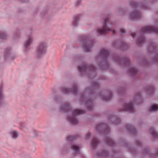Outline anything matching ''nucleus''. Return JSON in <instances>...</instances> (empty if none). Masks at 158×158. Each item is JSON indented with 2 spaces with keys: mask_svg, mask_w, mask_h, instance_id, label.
Returning a JSON list of instances; mask_svg holds the SVG:
<instances>
[{
  "mask_svg": "<svg viewBox=\"0 0 158 158\" xmlns=\"http://www.w3.org/2000/svg\"><path fill=\"white\" fill-rule=\"evenodd\" d=\"M131 19H137L140 17V14L139 12H135L131 14L130 16Z\"/></svg>",
  "mask_w": 158,
  "mask_h": 158,
  "instance_id": "6",
  "label": "nucleus"
},
{
  "mask_svg": "<svg viewBox=\"0 0 158 158\" xmlns=\"http://www.w3.org/2000/svg\"><path fill=\"white\" fill-rule=\"evenodd\" d=\"M73 89L74 91H76L77 90V89L76 87L74 88Z\"/></svg>",
  "mask_w": 158,
  "mask_h": 158,
  "instance_id": "28",
  "label": "nucleus"
},
{
  "mask_svg": "<svg viewBox=\"0 0 158 158\" xmlns=\"http://www.w3.org/2000/svg\"><path fill=\"white\" fill-rule=\"evenodd\" d=\"M79 20L80 19L79 17H76L73 19L72 24V26L73 27H75L77 26L78 25Z\"/></svg>",
  "mask_w": 158,
  "mask_h": 158,
  "instance_id": "7",
  "label": "nucleus"
},
{
  "mask_svg": "<svg viewBox=\"0 0 158 158\" xmlns=\"http://www.w3.org/2000/svg\"><path fill=\"white\" fill-rule=\"evenodd\" d=\"M48 47L47 43L42 42L40 44L37 50V54L38 55H41L46 53V48Z\"/></svg>",
  "mask_w": 158,
  "mask_h": 158,
  "instance_id": "2",
  "label": "nucleus"
},
{
  "mask_svg": "<svg viewBox=\"0 0 158 158\" xmlns=\"http://www.w3.org/2000/svg\"><path fill=\"white\" fill-rule=\"evenodd\" d=\"M10 134L12 137L14 139L16 138L19 135L18 132L16 131H12L11 132Z\"/></svg>",
  "mask_w": 158,
  "mask_h": 158,
  "instance_id": "8",
  "label": "nucleus"
},
{
  "mask_svg": "<svg viewBox=\"0 0 158 158\" xmlns=\"http://www.w3.org/2000/svg\"><path fill=\"white\" fill-rule=\"evenodd\" d=\"M67 107L65 105H64L63 106V108L64 107V108H65V107Z\"/></svg>",
  "mask_w": 158,
  "mask_h": 158,
  "instance_id": "29",
  "label": "nucleus"
},
{
  "mask_svg": "<svg viewBox=\"0 0 158 158\" xmlns=\"http://www.w3.org/2000/svg\"><path fill=\"white\" fill-rule=\"evenodd\" d=\"M108 54V52L107 50L104 49L102 50L100 52L101 56H106Z\"/></svg>",
  "mask_w": 158,
  "mask_h": 158,
  "instance_id": "14",
  "label": "nucleus"
},
{
  "mask_svg": "<svg viewBox=\"0 0 158 158\" xmlns=\"http://www.w3.org/2000/svg\"><path fill=\"white\" fill-rule=\"evenodd\" d=\"M109 20L108 18H105L103 19L102 27L97 29V31L100 34H103L106 31H112L113 33H114V29L111 27V25H109L108 26H107V24L109 22Z\"/></svg>",
  "mask_w": 158,
  "mask_h": 158,
  "instance_id": "1",
  "label": "nucleus"
},
{
  "mask_svg": "<svg viewBox=\"0 0 158 158\" xmlns=\"http://www.w3.org/2000/svg\"><path fill=\"white\" fill-rule=\"evenodd\" d=\"M120 31L121 32L123 33H125V31L124 29H121L120 30Z\"/></svg>",
  "mask_w": 158,
  "mask_h": 158,
  "instance_id": "26",
  "label": "nucleus"
},
{
  "mask_svg": "<svg viewBox=\"0 0 158 158\" xmlns=\"http://www.w3.org/2000/svg\"><path fill=\"white\" fill-rule=\"evenodd\" d=\"M7 37V35L4 33L0 32V38L5 39Z\"/></svg>",
  "mask_w": 158,
  "mask_h": 158,
  "instance_id": "16",
  "label": "nucleus"
},
{
  "mask_svg": "<svg viewBox=\"0 0 158 158\" xmlns=\"http://www.w3.org/2000/svg\"><path fill=\"white\" fill-rule=\"evenodd\" d=\"M131 35L132 37H134L135 35V34L134 33H133L131 34Z\"/></svg>",
  "mask_w": 158,
  "mask_h": 158,
  "instance_id": "27",
  "label": "nucleus"
},
{
  "mask_svg": "<svg viewBox=\"0 0 158 158\" xmlns=\"http://www.w3.org/2000/svg\"><path fill=\"white\" fill-rule=\"evenodd\" d=\"M80 3V1H77L75 3V5L77 6H78Z\"/></svg>",
  "mask_w": 158,
  "mask_h": 158,
  "instance_id": "24",
  "label": "nucleus"
},
{
  "mask_svg": "<svg viewBox=\"0 0 158 158\" xmlns=\"http://www.w3.org/2000/svg\"><path fill=\"white\" fill-rule=\"evenodd\" d=\"M20 125L21 127H25V124L23 123H21Z\"/></svg>",
  "mask_w": 158,
  "mask_h": 158,
  "instance_id": "25",
  "label": "nucleus"
},
{
  "mask_svg": "<svg viewBox=\"0 0 158 158\" xmlns=\"http://www.w3.org/2000/svg\"><path fill=\"white\" fill-rule=\"evenodd\" d=\"M125 110H127L130 112H133V106L132 103H127L124 107Z\"/></svg>",
  "mask_w": 158,
  "mask_h": 158,
  "instance_id": "5",
  "label": "nucleus"
},
{
  "mask_svg": "<svg viewBox=\"0 0 158 158\" xmlns=\"http://www.w3.org/2000/svg\"><path fill=\"white\" fill-rule=\"evenodd\" d=\"M85 66H78V69L79 71L80 72H81L83 70L85 69Z\"/></svg>",
  "mask_w": 158,
  "mask_h": 158,
  "instance_id": "20",
  "label": "nucleus"
},
{
  "mask_svg": "<svg viewBox=\"0 0 158 158\" xmlns=\"http://www.w3.org/2000/svg\"><path fill=\"white\" fill-rule=\"evenodd\" d=\"M83 111L82 110L80 109H76L74 110L73 115L76 116L80 114H82Z\"/></svg>",
  "mask_w": 158,
  "mask_h": 158,
  "instance_id": "10",
  "label": "nucleus"
},
{
  "mask_svg": "<svg viewBox=\"0 0 158 158\" xmlns=\"http://www.w3.org/2000/svg\"><path fill=\"white\" fill-rule=\"evenodd\" d=\"M62 110H64V108H63L62 109Z\"/></svg>",
  "mask_w": 158,
  "mask_h": 158,
  "instance_id": "30",
  "label": "nucleus"
},
{
  "mask_svg": "<svg viewBox=\"0 0 158 158\" xmlns=\"http://www.w3.org/2000/svg\"><path fill=\"white\" fill-rule=\"evenodd\" d=\"M136 72V70L134 68H132L131 69V72L132 74H134Z\"/></svg>",
  "mask_w": 158,
  "mask_h": 158,
  "instance_id": "23",
  "label": "nucleus"
},
{
  "mask_svg": "<svg viewBox=\"0 0 158 158\" xmlns=\"http://www.w3.org/2000/svg\"><path fill=\"white\" fill-rule=\"evenodd\" d=\"M34 36L32 35H29L27 37V40L31 44L33 41Z\"/></svg>",
  "mask_w": 158,
  "mask_h": 158,
  "instance_id": "12",
  "label": "nucleus"
},
{
  "mask_svg": "<svg viewBox=\"0 0 158 158\" xmlns=\"http://www.w3.org/2000/svg\"><path fill=\"white\" fill-rule=\"evenodd\" d=\"M34 36L32 35H29L27 37V40L31 44L33 41Z\"/></svg>",
  "mask_w": 158,
  "mask_h": 158,
  "instance_id": "11",
  "label": "nucleus"
},
{
  "mask_svg": "<svg viewBox=\"0 0 158 158\" xmlns=\"http://www.w3.org/2000/svg\"><path fill=\"white\" fill-rule=\"evenodd\" d=\"M5 97L2 92V91H0V105L1 104V101L4 99Z\"/></svg>",
  "mask_w": 158,
  "mask_h": 158,
  "instance_id": "18",
  "label": "nucleus"
},
{
  "mask_svg": "<svg viewBox=\"0 0 158 158\" xmlns=\"http://www.w3.org/2000/svg\"><path fill=\"white\" fill-rule=\"evenodd\" d=\"M150 131L151 134L154 137H155L156 135L155 131L153 129L150 130Z\"/></svg>",
  "mask_w": 158,
  "mask_h": 158,
  "instance_id": "19",
  "label": "nucleus"
},
{
  "mask_svg": "<svg viewBox=\"0 0 158 158\" xmlns=\"http://www.w3.org/2000/svg\"><path fill=\"white\" fill-rule=\"evenodd\" d=\"M155 30V28L147 26L143 28L142 31L144 33L151 31H153L154 32H156Z\"/></svg>",
  "mask_w": 158,
  "mask_h": 158,
  "instance_id": "4",
  "label": "nucleus"
},
{
  "mask_svg": "<svg viewBox=\"0 0 158 158\" xmlns=\"http://www.w3.org/2000/svg\"><path fill=\"white\" fill-rule=\"evenodd\" d=\"M72 149L75 151L77 152H78L79 148V147L77 145L74 144L72 146Z\"/></svg>",
  "mask_w": 158,
  "mask_h": 158,
  "instance_id": "15",
  "label": "nucleus"
},
{
  "mask_svg": "<svg viewBox=\"0 0 158 158\" xmlns=\"http://www.w3.org/2000/svg\"><path fill=\"white\" fill-rule=\"evenodd\" d=\"M83 45V48L86 52H89L91 51L93 46L92 42L85 41L81 44Z\"/></svg>",
  "mask_w": 158,
  "mask_h": 158,
  "instance_id": "3",
  "label": "nucleus"
},
{
  "mask_svg": "<svg viewBox=\"0 0 158 158\" xmlns=\"http://www.w3.org/2000/svg\"><path fill=\"white\" fill-rule=\"evenodd\" d=\"M63 91L64 93L66 94L69 92V90L68 88H65L63 89Z\"/></svg>",
  "mask_w": 158,
  "mask_h": 158,
  "instance_id": "22",
  "label": "nucleus"
},
{
  "mask_svg": "<svg viewBox=\"0 0 158 158\" xmlns=\"http://www.w3.org/2000/svg\"><path fill=\"white\" fill-rule=\"evenodd\" d=\"M158 110V106L156 105H153L149 109V111H156Z\"/></svg>",
  "mask_w": 158,
  "mask_h": 158,
  "instance_id": "9",
  "label": "nucleus"
},
{
  "mask_svg": "<svg viewBox=\"0 0 158 158\" xmlns=\"http://www.w3.org/2000/svg\"><path fill=\"white\" fill-rule=\"evenodd\" d=\"M68 120L70 122L73 124H76L77 123V120L73 116L72 117H69Z\"/></svg>",
  "mask_w": 158,
  "mask_h": 158,
  "instance_id": "13",
  "label": "nucleus"
},
{
  "mask_svg": "<svg viewBox=\"0 0 158 158\" xmlns=\"http://www.w3.org/2000/svg\"><path fill=\"white\" fill-rule=\"evenodd\" d=\"M97 140L96 139H94L92 141L91 145L92 146H94L96 145L97 143Z\"/></svg>",
  "mask_w": 158,
  "mask_h": 158,
  "instance_id": "21",
  "label": "nucleus"
},
{
  "mask_svg": "<svg viewBox=\"0 0 158 158\" xmlns=\"http://www.w3.org/2000/svg\"><path fill=\"white\" fill-rule=\"evenodd\" d=\"M31 44L27 40L25 41L24 46L25 48H27L31 45Z\"/></svg>",
  "mask_w": 158,
  "mask_h": 158,
  "instance_id": "17",
  "label": "nucleus"
}]
</instances>
